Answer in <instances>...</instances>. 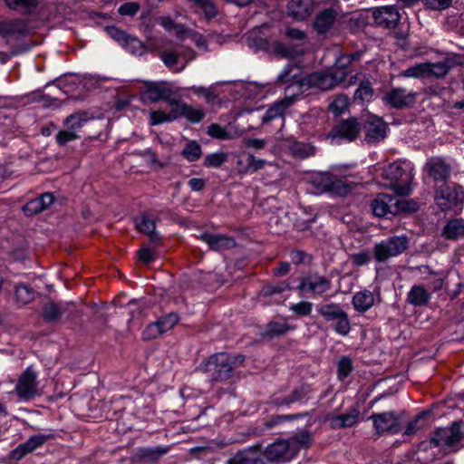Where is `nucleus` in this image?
<instances>
[{
  "instance_id": "obj_1",
  "label": "nucleus",
  "mask_w": 464,
  "mask_h": 464,
  "mask_svg": "<svg viewBox=\"0 0 464 464\" xmlns=\"http://www.w3.org/2000/svg\"><path fill=\"white\" fill-rule=\"evenodd\" d=\"M245 357L242 354L217 353L201 362L198 370L206 373L212 382H222L234 375V371L243 365Z\"/></svg>"
},
{
  "instance_id": "obj_2",
  "label": "nucleus",
  "mask_w": 464,
  "mask_h": 464,
  "mask_svg": "<svg viewBox=\"0 0 464 464\" xmlns=\"http://www.w3.org/2000/svg\"><path fill=\"white\" fill-rule=\"evenodd\" d=\"M412 166L407 161H395L388 165L382 171V177L389 181L388 186L401 196L409 195L413 179Z\"/></svg>"
},
{
  "instance_id": "obj_3",
  "label": "nucleus",
  "mask_w": 464,
  "mask_h": 464,
  "mask_svg": "<svg viewBox=\"0 0 464 464\" xmlns=\"http://www.w3.org/2000/svg\"><path fill=\"white\" fill-rule=\"evenodd\" d=\"M409 246L407 236H394L388 237L373 246L372 254L375 260L384 263L392 257L402 254Z\"/></svg>"
},
{
  "instance_id": "obj_4",
  "label": "nucleus",
  "mask_w": 464,
  "mask_h": 464,
  "mask_svg": "<svg viewBox=\"0 0 464 464\" xmlns=\"http://www.w3.org/2000/svg\"><path fill=\"white\" fill-rule=\"evenodd\" d=\"M434 200L441 211L451 210L464 202V190L457 184L442 185L436 188Z\"/></svg>"
},
{
  "instance_id": "obj_5",
  "label": "nucleus",
  "mask_w": 464,
  "mask_h": 464,
  "mask_svg": "<svg viewBox=\"0 0 464 464\" xmlns=\"http://www.w3.org/2000/svg\"><path fill=\"white\" fill-rule=\"evenodd\" d=\"M318 313L326 321H335L334 331L343 335H347L351 331V324L346 312H344L340 304L330 303L323 304L318 308Z\"/></svg>"
},
{
  "instance_id": "obj_6",
  "label": "nucleus",
  "mask_w": 464,
  "mask_h": 464,
  "mask_svg": "<svg viewBox=\"0 0 464 464\" xmlns=\"http://www.w3.org/2000/svg\"><path fill=\"white\" fill-rule=\"evenodd\" d=\"M305 78L309 89L317 88L327 91L343 82L346 78V72L343 70H336L332 72H315Z\"/></svg>"
},
{
  "instance_id": "obj_7",
  "label": "nucleus",
  "mask_w": 464,
  "mask_h": 464,
  "mask_svg": "<svg viewBox=\"0 0 464 464\" xmlns=\"http://www.w3.org/2000/svg\"><path fill=\"white\" fill-rule=\"evenodd\" d=\"M14 393L19 401H29L38 393L37 372L29 366L17 379Z\"/></svg>"
},
{
  "instance_id": "obj_8",
  "label": "nucleus",
  "mask_w": 464,
  "mask_h": 464,
  "mask_svg": "<svg viewBox=\"0 0 464 464\" xmlns=\"http://www.w3.org/2000/svg\"><path fill=\"white\" fill-rule=\"evenodd\" d=\"M105 30L113 40L131 54L140 56L146 53V45L136 36L128 34L125 31H122L119 27L113 25L107 26Z\"/></svg>"
},
{
  "instance_id": "obj_9",
  "label": "nucleus",
  "mask_w": 464,
  "mask_h": 464,
  "mask_svg": "<svg viewBox=\"0 0 464 464\" xmlns=\"http://www.w3.org/2000/svg\"><path fill=\"white\" fill-rule=\"evenodd\" d=\"M77 314L76 304L73 302L63 304L47 302L43 305L42 317L49 324L58 323L63 315L67 318H73Z\"/></svg>"
},
{
  "instance_id": "obj_10",
  "label": "nucleus",
  "mask_w": 464,
  "mask_h": 464,
  "mask_svg": "<svg viewBox=\"0 0 464 464\" xmlns=\"http://www.w3.org/2000/svg\"><path fill=\"white\" fill-rule=\"evenodd\" d=\"M331 281L318 273H309L300 279L297 289L304 293L322 295L331 288Z\"/></svg>"
},
{
  "instance_id": "obj_11",
  "label": "nucleus",
  "mask_w": 464,
  "mask_h": 464,
  "mask_svg": "<svg viewBox=\"0 0 464 464\" xmlns=\"http://www.w3.org/2000/svg\"><path fill=\"white\" fill-rule=\"evenodd\" d=\"M295 448L287 440H277L266 447L263 454L269 462H286L295 458Z\"/></svg>"
},
{
  "instance_id": "obj_12",
  "label": "nucleus",
  "mask_w": 464,
  "mask_h": 464,
  "mask_svg": "<svg viewBox=\"0 0 464 464\" xmlns=\"http://www.w3.org/2000/svg\"><path fill=\"white\" fill-rule=\"evenodd\" d=\"M375 431L379 435L385 433L397 434L401 430L399 419L394 411L375 413L370 417Z\"/></svg>"
},
{
  "instance_id": "obj_13",
  "label": "nucleus",
  "mask_w": 464,
  "mask_h": 464,
  "mask_svg": "<svg viewBox=\"0 0 464 464\" xmlns=\"http://www.w3.org/2000/svg\"><path fill=\"white\" fill-rule=\"evenodd\" d=\"M365 140L368 143H377L386 137L387 124L379 117L371 115L363 124Z\"/></svg>"
},
{
  "instance_id": "obj_14",
  "label": "nucleus",
  "mask_w": 464,
  "mask_h": 464,
  "mask_svg": "<svg viewBox=\"0 0 464 464\" xmlns=\"http://www.w3.org/2000/svg\"><path fill=\"white\" fill-rule=\"evenodd\" d=\"M361 130L362 126L358 121L355 118H350L336 124L330 131L329 137L353 141L359 136Z\"/></svg>"
},
{
  "instance_id": "obj_15",
  "label": "nucleus",
  "mask_w": 464,
  "mask_h": 464,
  "mask_svg": "<svg viewBox=\"0 0 464 464\" xmlns=\"http://www.w3.org/2000/svg\"><path fill=\"white\" fill-rule=\"evenodd\" d=\"M158 218L151 213H142L135 218L136 228L149 237L150 242L153 245H160L161 237L156 231Z\"/></svg>"
},
{
  "instance_id": "obj_16",
  "label": "nucleus",
  "mask_w": 464,
  "mask_h": 464,
  "mask_svg": "<svg viewBox=\"0 0 464 464\" xmlns=\"http://www.w3.org/2000/svg\"><path fill=\"white\" fill-rule=\"evenodd\" d=\"M424 171L435 182L445 181L450 176V166L440 157L430 158L424 165Z\"/></svg>"
},
{
  "instance_id": "obj_17",
  "label": "nucleus",
  "mask_w": 464,
  "mask_h": 464,
  "mask_svg": "<svg viewBox=\"0 0 464 464\" xmlns=\"http://www.w3.org/2000/svg\"><path fill=\"white\" fill-rule=\"evenodd\" d=\"M372 17L378 26L387 29L396 27L401 19L398 9L392 5L376 8L372 12Z\"/></svg>"
},
{
  "instance_id": "obj_18",
  "label": "nucleus",
  "mask_w": 464,
  "mask_h": 464,
  "mask_svg": "<svg viewBox=\"0 0 464 464\" xmlns=\"http://www.w3.org/2000/svg\"><path fill=\"white\" fill-rule=\"evenodd\" d=\"M174 92L171 90L169 84L166 82H146L145 90L142 93V99L150 102H158L169 99V95H173Z\"/></svg>"
},
{
  "instance_id": "obj_19",
  "label": "nucleus",
  "mask_w": 464,
  "mask_h": 464,
  "mask_svg": "<svg viewBox=\"0 0 464 464\" xmlns=\"http://www.w3.org/2000/svg\"><path fill=\"white\" fill-rule=\"evenodd\" d=\"M461 440L460 427L457 423H453L449 428H440L436 430L435 435L431 439V442L435 446L445 445L452 446Z\"/></svg>"
},
{
  "instance_id": "obj_20",
  "label": "nucleus",
  "mask_w": 464,
  "mask_h": 464,
  "mask_svg": "<svg viewBox=\"0 0 464 464\" xmlns=\"http://www.w3.org/2000/svg\"><path fill=\"white\" fill-rule=\"evenodd\" d=\"M198 238L205 242L213 251L231 249L237 245L234 237L223 234L204 232Z\"/></svg>"
},
{
  "instance_id": "obj_21",
  "label": "nucleus",
  "mask_w": 464,
  "mask_h": 464,
  "mask_svg": "<svg viewBox=\"0 0 464 464\" xmlns=\"http://www.w3.org/2000/svg\"><path fill=\"white\" fill-rule=\"evenodd\" d=\"M417 93L407 91L404 88L392 89L386 96L385 102L393 108L401 109L412 105L415 102Z\"/></svg>"
},
{
  "instance_id": "obj_22",
  "label": "nucleus",
  "mask_w": 464,
  "mask_h": 464,
  "mask_svg": "<svg viewBox=\"0 0 464 464\" xmlns=\"http://www.w3.org/2000/svg\"><path fill=\"white\" fill-rule=\"evenodd\" d=\"M45 437L44 435H34L29 438L25 442L20 444L10 453V458L14 460H20L26 454L32 452L42 444H44Z\"/></svg>"
},
{
  "instance_id": "obj_23",
  "label": "nucleus",
  "mask_w": 464,
  "mask_h": 464,
  "mask_svg": "<svg viewBox=\"0 0 464 464\" xmlns=\"http://www.w3.org/2000/svg\"><path fill=\"white\" fill-rule=\"evenodd\" d=\"M310 392L311 390L309 386L302 385L294 389L287 396L272 399L271 403L276 407L289 406L292 403L300 402L304 399H307Z\"/></svg>"
},
{
  "instance_id": "obj_24",
  "label": "nucleus",
  "mask_w": 464,
  "mask_h": 464,
  "mask_svg": "<svg viewBox=\"0 0 464 464\" xmlns=\"http://www.w3.org/2000/svg\"><path fill=\"white\" fill-rule=\"evenodd\" d=\"M360 81L359 87L354 92L353 99L358 102H370L373 96V90L371 81L366 78L362 73H358L351 79L350 83H354Z\"/></svg>"
},
{
  "instance_id": "obj_25",
  "label": "nucleus",
  "mask_w": 464,
  "mask_h": 464,
  "mask_svg": "<svg viewBox=\"0 0 464 464\" xmlns=\"http://www.w3.org/2000/svg\"><path fill=\"white\" fill-rule=\"evenodd\" d=\"M311 0H291L287 4L288 14L295 20L303 21L312 13Z\"/></svg>"
},
{
  "instance_id": "obj_26",
  "label": "nucleus",
  "mask_w": 464,
  "mask_h": 464,
  "mask_svg": "<svg viewBox=\"0 0 464 464\" xmlns=\"http://www.w3.org/2000/svg\"><path fill=\"white\" fill-rule=\"evenodd\" d=\"M393 196L388 194H379L371 203L372 213L376 217L383 218L392 215Z\"/></svg>"
},
{
  "instance_id": "obj_27",
  "label": "nucleus",
  "mask_w": 464,
  "mask_h": 464,
  "mask_svg": "<svg viewBox=\"0 0 464 464\" xmlns=\"http://www.w3.org/2000/svg\"><path fill=\"white\" fill-rule=\"evenodd\" d=\"M168 452V447L140 448L136 451L135 458L137 460L146 464L155 463Z\"/></svg>"
},
{
  "instance_id": "obj_28",
  "label": "nucleus",
  "mask_w": 464,
  "mask_h": 464,
  "mask_svg": "<svg viewBox=\"0 0 464 464\" xmlns=\"http://www.w3.org/2000/svg\"><path fill=\"white\" fill-rule=\"evenodd\" d=\"M359 414L357 409H352L347 413L334 416L330 420L331 427L335 430L353 427L358 422Z\"/></svg>"
},
{
  "instance_id": "obj_29",
  "label": "nucleus",
  "mask_w": 464,
  "mask_h": 464,
  "mask_svg": "<svg viewBox=\"0 0 464 464\" xmlns=\"http://www.w3.org/2000/svg\"><path fill=\"white\" fill-rule=\"evenodd\" d=\"M336 19V12L332 8H327L317 14L314 27L319 34L327 32L334 24Z\"/></svg>"
},
{
  "instance_id": "obj_30",
  "label": "nucleus",
  "mask_w": 464,
  "mask_h": 464,
  "mask_svg": "<svg viewBox=\"0 0 464 464\" xmlns=\"http://www.w3.org/2000/svg\"><path fill=\"white\" fill-rule=\"evenodd\" d=\"M430 299V294L420 285H413L407 295V302L414 306H424Z\"/></svg>"
},
{
  "instance_id": "obj_31",
  "label": "nucleus",
  "mask_w": 464,
  "mask_h": 464,
  "mask_svg": "<svg viewBox=\"0 0 464 464\" xmlns=\"http://www.w3.org/2000/svg\"><path fill=\"white\" fill-rule=\"evenodd\" d=\"M375 302L373 294L370 290H362L353 296V304L359 313L368 311Z\"/></svg>"
},
{
  "instance_id": "obj_32",
  "label": "nucleus",
  "mask_w": 464,
  "mask_h": 464,
  "mask_svg": "<svg viewBox=\"0 0 464 464\" xmlns=\"http://www.w3.org/2000/svg\"><path fill=\"white\" fill-rule=\"evenodd\" d=\"M291 106L290 100H280L269 107L263 116V123H268L276 119L283 118L285 111Z\"/></svg>"
},
{
  "instance_id": "obj_33",
  "label": "nucleus",
  "mask_w": 464,
  "mask_h": 464,
  "mask_svg": "<svg viewBox=\"0 0 464 464\" xmlns=\"http://www.w3.org/2000/svg\"><path fill=\"white\" fill-rule=\"evenodd\" d=\"M307 90H309V87L305 77L302 80L292 82L286 86L283 100H290L292 105Z\"/></svg>"
},
{
  "instance_id": "obj_34",
  "label": "nucleus",
  "mask_w": 464,
  "mask_h": 464,
  "mask_svg": "<svg viewBox=\"0 0 464 464\" xmlns=\"http://www.w3.org/2000/svg\"><path fill=\"white\" fill-rule=\"evenodd\" d=\"M442 236L449 240H456L464 237V220L455 218L449 221L443 227Z\"/></svg>"
},
{
  "instance_id": "obj_35",
  "label": "nucleus",
  "mask_w": 464,
  "mask_h": 464,
  "mask_svg": "<svg viewBox=\"0 0 464 464\" xmlns=\"http://www.w3.org/2000/svg\"><path fill=\"white\" fill-rule=\"evenodd\" d=\"M313 441L312 433L309 430H302L287 440L289 445L295 448V457L301 449H307Z\"/></svg>"
},
{
  "instance_id": "obj_36",
  "label": "nucleus",
  "mask_w": 464,
  "mask_h": 464,
  "mask_svg": "<svg viewBox=\"0 0 464 464\" xmlns=\"http://www.w3.org/2000/svg\"><path fill=\"white\" fill-rule=\"evenodd\" d=\"M86 112H76L67 116L64 120V126L71 131L80 134L82 128L88 121Z\"/></svg>"
},
{
  "instance_id": "obj_37",
  "label": "nucleus",
  "mask_w": 464,
  "mask_h": 464,
  "mask_svg": "<svg viewBox=\"0 0 464 464\" xmlns=\"http://www.w3.org/2000/svg\"><path fill=\"white\" fill-rule=\"evenodd\" d=\"M427 76H434L436 78L444 77L450 70L452 64L448 59L439 63H426Z\"/></svg>"
},
{
  "instance_id": "obj_38",
  "label": "nucleus",
  "mask_w": 464,
  "mask_h": 464,
  "mask_svg": "<svg viewBox=\"0 0 464 464\" xmlns=\"http://www.w3.org/2000/svg\"><path fill=\"white\" fill-rule=\"evenodd\" d=\"M184 117L191 123H198L205 117V111L199 107H193L185 103L182 110L179 113V118Z\"/></svg>"
},
{
  "instance_id": "obj_39",
  "label": "nucleus",
  "mask_w": 464,
  "mask_h": 464,
  "mask_svg": "<svg viewBox=\"0 0 464 464\" xmlns=\"http://www.w3.org/2000/svg\"><path fill=\"white\" fill-rule=\"evenodd\" d=\"M302 70L297 65H287L284 68L281 73L277 77V82L280 83H290L292 82L302 80L304 77H301Z\"/></svg>"
},
{
  "instance_id": "obj_40",
  "label": "nucleus",
  "mask_w": 464,
  "mask_h": 464,
  "mask_svg": "<svg viewBox=\"0 0 464 464\" xmlns=\"http://www.w3.org/2000/svg\"><path fill=\"white\" fill-rule=\"evenodd\" d=\"M6 5L25 14H32L38 6L40 0H5Z\"/></svg>"
},
{
  "instance_id": "obj_41",
  "label": "nucleus",
  "mask_w": 464,
  "mask_h": 464,
  "mask_svg": "<svg viewBox=\"0 0 464 464\" xmlns=\"http://www.w3.org/2000/svg\"><path fill=\"white\" fill-rule=\"evenodd\" d=\"M15 301L20 304H27L34 299V290L24 284L17 285L14 290Z\"/></svg>"
},
{
  "instance_id": "obj_42",
  "label": "nucleus",
  "mask_w": 464,
  "mask_h": 464,
  "mask_svg": "<svg viewBox=\"0 0 464 464\" xmlns=\"http://www.w3.org/2000/svg\"><path fill=\"white\" fill-rule=\"evenodd\" d=\"M392 205V216L400 215L401 213L414 212L418 208V206L415 202L398 198L396 197H393Z\"/></svg>"
},
{
  "instance_id": "obj_43",
  "label": "nucleus",
  "mask_w": 464,
  "mask_h": 464,
  "mask_svg": "<svg viewBox=\"0 0 464 464\" xmlns=\"http://www.w3.org/2000/svg\"><path fill=\"white\" fill-rule=\"evenodd\" d=\"M176 111L165 112L163 111H151L150 113V125H159L166 122H171L178 120Z\"/></svg>"
},
{
  "instance_id": "obj_44",
  "label": "nucleus",
  "mask_w": 464,
  "mask_h": 464,
  "mask_svg": "<svg viewBox=\"0 0 464 464\" xmlns=\"http://www.w3.org/2000/svg\"><path fill=\"white\" fill-rule=\"evenodd\" d=\"M201 154V147L196 140L188 141L181 151V155L189 162L198 160Z\"/></svg>"
},
{
  "instance_id": "obj_45",
  "label": "nucleus",
  "mask_w": 464,
  "mask_h": 464,
  "mask_svg": "<svg viewBox=\"0 0 464 464\" xmlns=\"http://www.w3.org/2000/svg\"><path fill=\"white\" fill-rule=\"evenodd\" d=\"M197 11H202L208 19L217 15V7L211 0H189Z\"/></svg>"
},
{
  "instance_id": "obj_46",
  "label": "nucleus",
  "mask_w": 464,
  "mask_h": 464,
  "mask_svg": "<svg viewBox=\"0 0 464 464\" xmlns=\"http://www.w3.org/2000/svg\"><path fill=\"white\" fill-rule=\"evenodd\" d=\"M226 464H265L262 460L256 459L250 451H238L230 458Z\"/></svg>"
},
{
  "instance_id": "obj_47",
  "label": "nucleus",
  "mask_w": 464,
  "mask_h": 464,
  "mask_svg": "<svg viewBox=\"0 0 464 464\" xmlns=\"http://www.w3.org/2000/svg\"><path fill=\"white\" fill-rule=\"evenodd\" d=\"M292 329L293 327L286 323L270 322L266 326V335L270 338H274L284 335Z\"/></svg>"
},
{
  "instance_id": "obj_48",
  "label": "nucleus",
  "mask_w": 464,
  "mask_h": 464,
  "mask_svg": "<svg viewBox=\"0 0 464 464\" xmlns=\"http://www.w3.org/2000/svg\"><path fill=\"white\" fill-rule=\"evenodd\" d=\"M349 105V98L344 94H339L334 97L328 106V110L335 116L345 111Z\"/></svg>"
},
{
  "instance_id": "obj_49",
  "label": "nucleus",
  "mask_w": 464,
  "mask_h": 464,
  "mask_svg": "<svg viewBox=\"0 0 464 464\" xmlns=\"http://www.w3.org/2000/svg\"><path fill=\"white\" fill-rule=\"evenodd\" d=\"M290 152L296 158L304 159L314 155V149L311 145L303 142H295L290 146Z\"/></svg>"
},
{
  "instance_id": "obj_50",
  "label": "nucleus",
  "mask_w": 464,
  "mask_h": 464,
  "mask_svg": "<svg viewBox=\"0 0 464 464\" xmlns=\"http://www.w3.org/2000/svg\"><path fill=\"white\" fill-rule=\"evenodd\" d=\"M312 183L321 192L330 191L333 176L329 173H320L314 177Z\"/></svg>"
},
{
  "instance_id": "obj_51",
  "label": "nucleus",
  "mask_w": 464,
  "mask_h": 464,
  "mask_svg": "<svg viewBox=\"0 0 464 464\" xmlns=\"http://www.w3.org/2000/svg\"><path fill=\"white\" fill-rule=\"evenodd\" d=\"M227 160V155L222 151L214 152L205 157L204 166L207 168H219Z\"/></svg>"
},
{
  "instance_id": "obj_52",
  "label": "nucleus",
  "mask_w": 464,
  "mask_h": 464,
  "mask_svg": "<svg viewBox=\"0 0 464 464\" xmlns=\"http://www.w3.org/2000/svg\"><path fill=\"white\" fill-rule=\"evenodd\" d=\"M179 321V317L175 313H169V314L160 317L158 321H156L164 334L169 330H171Z\"/></svg>"
},
{
  "instance_id": "obj_53",
  "label": "nucleus",
  "mask_w": 464,
  "mask_h": 464,
  "mask_svg": "<svg viewBox=\"0 0 464 464\" xmlns=\"http://www.w3.org/2000/svg\"><path fill=\"white\" fill-rule=\"evenodd\" d=\"M353 371V362L350 358L343 356L337 363V374L340 380L346 378Z\"/></svg>"
},
{
  "instance_id": "obj_54",
  "label": "nucleus",
  "mask_w": 464,
  "mask_h": 464,
  "mask_svg": "<svg viewBox=\"0 0 464 464\" xmlns=\"http://www.w3.org/2000/svg\"><path fill=\"white\" fill-rule=\"evenodd\" d=\"M290 285L286 281L277 282L273 285H266L263 288L262 293L266 296H270L276 294L283 293L284 291L290 290Z\"/></svg>"
},
{
  "instance_id": "obj_55",
  "label": "nucleus",
  "mask_w": 464,
  "mask_h": 464,
  "mask_svg": "<svg viewBox=\"0 0 464 464\" xmlns=\"http://www.w3.org/2000/svg\"><path fill=\"white\" fill-rule=\"evenodd\" d=\"M426 63H418L414 66H411L402 72V75L406 77L421 78L427 76Z\"/></svg>"
},
{
  "instance_id": "obj_56",
  "label": "nucleus",
  "mask_w": 464,
  "mask_h": 464,
  "mask_svg": "<svg viewBox=\"0 0 464 464\" xmlns=\"http://www.w3.org/2000/svg\"><path fill=\"white\" fill-rule=\"evenodd\" d=\"M313 309V304L307 301H302L290 305L289 310L298 316L309 315Z\"/></svg>"
},
{
  "instance_id": "obj_57",
  "label": "nucleus",
  "mask_w": 464,
  "mask_h": 464,
  "mask_svg": "<svg viewBox=\"0 0 464 464\" xmlns=\"http://www.w3.org/2000/svg\"><path fill=\"white\" fill-rule=\"evenodd\" d=\"M81 138V134L71 131L68 128L60 130L55 135V140L60 146L66 145L69 141H72Z\"/></svg>"
},
{
  "instance_id": "obj_58",
  "label": "nucleus",
  "mask_w": 464,
  "mask_h": 464,
  "mask_svg": "<svg viewBox=\"0 0 464 464\" xmlns=\"http://www.w3.org/2000/svg\"><path fill=\"white\" fill-rule=\"evenodd\" d=\"M372 255L367 250H362L349 256L350 262L355 266H362L370 262Z\"/></svg>"
},
{
  "instance_id": "obj_59",
  "label": "nucleus",
  "mask_w": 464,
  "mask_h": 464,
  "mask_svg": "<svg viewBox=\"0 0 464 464\" xmlns=\"http://www.w3.org/2000/svg\"><path fill=\"white\" fill-rule=\"evenodd\" d=\"M207 132L210 137L218 140H227L229 138V133L223 127L217 123H212L209 125L208 127Z\"/></svg>"
},
{
  "instance_id": "obj_60",
  "label": "nucleus",
  "mask_w": 464,
  "mask_h": 464,
  "mask_svg": "<svg viewBox=\"0 0 464 464\" xmlns=\"http://www.w3.org/2000/svg\"><path fill=\"white\" fill-rule=\"evenodd\" d=\"M163 334L157 322L151 323L147 325L146 329L142 333L144 340L156 339L160 335Z\"/></svg>"
},
{
  "instance_id": "obj_61",
  "label": "nucleus",
  "mask_w": 464,
  "mask_h": 464,
  "mask_svg": "<svg viewBox=\"0 0 464 464\" xmlns=\"http://www.w3.org/2000/svg\"><path fill=\"white\" fill-rule=\"evenodd\" d=\"M351 190V186L340 179L333 178V185H331L330 192L344 196Z\"/></svg>"
},
{
  "instance_id": "obj_62",
  "label": "nucleus",
  "mask_w": 464,
  "mask_h": 464,
  "mask_svg": "<svg viewBox=\"0 0 464 464\" xmlns=\"http://www.w3.org/2000/svg\"><path fill=\"white\" fill-rule=\"evenodd\" d=\"M23 211L25 216H34L36 214H39L43 212V208L40 207L39 202L37 201L36 198L27 202L23 207Z\"/></svg>"
},
{
  "instance_id": "obj_63",
  "label": "nucleus",
  "mask_w": 464,
  "mask_h": 464,
  "mask_svg": "<svg viewBox=\"0 0 464 464\" xmlns=\"http://www.w3.org/2000/svg\"><path fill=\"white\" fill-rule=\"evenodd\" d=\"M140 10V5L135 2L125 3L119 7V13L121 15L132 16Z\"/></svg>"
},
{
  "instance_id": "obj_64",
  "label": "nucleus",
  "mask_w": 464,
  "mask_h": 464,
  "mask_svg": "<svg viewBox=\"0 0 464 464\" xmlns=\"http://www.w3.org/2000/svg\"><path fill=\"white\" fill-rule=\"evenodd\" d=\"M160 57L167 67L171 68L177 63L179 54L176 53L164 51L160 53Z\"/></svg>"
}]
</instances>
